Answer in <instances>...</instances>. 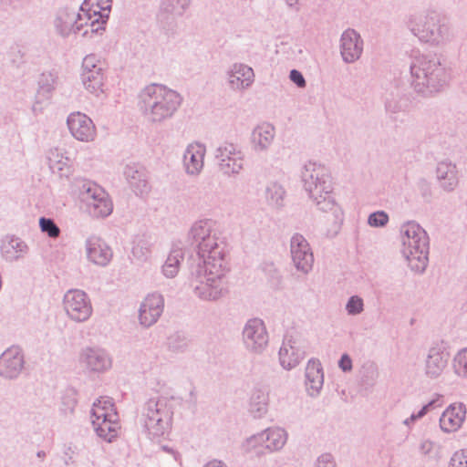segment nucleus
<instances>
[{
  "instance_id": "1",
  "label": "nucleus",
  "mask_w": 467,
  "mask_h": 467,
  "mask_svg": "<svg viewBox=\"0 0 467 467\" xmlns=\"http://www.w3.org/2000/svg\"><path fill=\"white\" fill-rule=\"evenodd\" d=\"M225 257L200 260L191 269L189 283L193 294L203 301H217L228 293Z\"/></svg>"
},
{
  "instance_id": "2",
  "label": "nucleus",
  "mask_w": 467,
  "mask_h": 467,
  "mask_svg": "<svg viewBox=\"0 0 467 467\" xmlns=\"http://www.w3.org/2000/svg\"><path fill=\"white\" fill-rule=\"evenodd\" d=\"M182 95L159 83L145 86L138 95V108L144 119L152 125L173 118L182 103Z\"/></svg>"
},
{
  "instance_id": "3",
  "label": "nucleus",
  "mask_w": 467,
  "mask_h": 467,
  "mask_svg": "<svg viewBox=\"0 0 467 467\" xmlns=\"http://www.w3.org/2000/svg\"><path fill=\"white\" fill-rule=\"evenodd\" d=\"M410 86L422 97H432L444 90L451 80L450 69L436 55L415 57L410 66Z\"/></svg>"
},
{
  "instance_id": "4",
  "label": "nucleus",
  "mask_w": 467,
  "mask_h": 467,
  "mask_svg": "<svg viewBox=\"0 0 467 467\" xmlns=\"http://www.w3.org/2000/svg\"><path fill=\"white\" fill-rule=\"evenodd\" d=\"M303 188L316 207L325 213L337 208L328 169L314 161L306 162L301 171Z\"/></svg>"
},
{
  "instance_id": "5",
  "label": "nucleus",
  "mask_w": 467,
  "mask_h": 467,
  "mask_svg": "<svg viewBox=\"0 0 467 467\" xmlns=\"http://www.w3.org/2000/svg\"><path fill=\"white\" fill-rule=\"evenodd\" d=\"M400 253L410 269L416 274L425 272L429 263L430 240L427 232L416 222L400 226Z\"/></svg>"
},
{
  "instance_id": "6",
  "label": "nucleus",
  "mask_w": 467,
  "mask_h": 467,
  "mask_svg": "<svg viewBox=\"0 0 467 467\" xmlns=\"http://www.w3.org/2000/svg\"><path fill=\"white\" fill-rule=\"evenodd\" d=\"M406 26L420 42L433 47L444 46L452 38L449 22L434 10L410 15Z\"/></svg>"
},
{
  "instance_id": "7",
  "label": "nucleus",
  "mask_w": 467,
  "mask_h": 467,
  "mask_svg": "<svg viewBox=\"0 0 467 467\" xmlns=\"http://www.w3.org/2000/svg\"><path fill=\"white\" fill-rule=\"evenodd\" d=\"M172 397L154 396L141 407L140 422L150 439L161 438L170 431L174 413Z\"/></svg>"
},
{
  "instance_id": "8",
  "label": "nucleus",
  "mask_w": 467,
  "mask_h": 467,
  "mask_svg": "<svg viewBox=\"0 0 467 467\" xmlns=\"http://www.w3.org/2000/svg\"><path fill=\"white\" fill-rule=\"evenodd\" d=\"M188 239L197 247L200 260L225 257V244L208 220L194 223L188 233Z\"/></svg>"
},
{
  "instance_id": "9",
  "label": "nucleus",
  "mask_w": 467,
  "mask_h": 467,
  "mask_svg": "<svg viewBox=\"0 0 467 467\" xmlns=\"http://www.w3.org/2000/svg\"><path fill=\"white\" fill-rule=\"evenodd\" d=\"M78 197L87 213L95 218L108 217L113 210L109 194L97 183L85 180L76 181Z\"/></svg>"
},
{
  "instance_id": "10",
  "label": "nucleus",
  "mask_w": 467,
  "mask_h": 467,
  "mask_svg": "<svg viewBox=\"0 0 467 467\" xmlns=\"http://www.w3.org/2000/svg\"><path fill=\"white\" fill-rule=\"evenodd\" d=\"M288 440L287 431L279 426L268 427L265 430L248 437L243 448L245 452H254L261 456L265 453L280 451Z\"/></svg>"
},
{
  "instance_id": "11",
  "label": "nucleus",
  "mask_w": 467,
  "mask_h": 467,
  "mask_svg": "<svg viewBox=\"0 0 467 467\" xmlns=\"http://www.w3.org/2000/svg\"><path fill=\"white\" fill-rule=\"evenodd\" d=\"M219 171L226 177H237L244 169V152L232 141H223L214 150Z\"/></svg>"
},
{
  "instance_id": "12",
  "label": "nucleus",
  "mask_w": 467,
  "mask_h": 467,
  "mask_svg": "<svg viewBox=\"0 0 467 467\" xmlns=\"http://www.w3.org/2000/svg\"><path fill=\"white\" fill-rule=\"evenodd\" d=\"M79 78L84 89L90 95L99 98L104 93V63L94 55H87L81 64Z\"/></svg>"
},
{
  "instance_id": "13",
  "label": "nucleus",
  "mask_w": 467,
  "mask_h": 467,
  "mask_svg": "<svg viewBox=\"0 0 467 467\" xmlns=\"http://www.w3.org/2000/svg\"><path fill=\"white\" fill-rule=\"evenodd\" d=\"M90 17L87 13L75 8L65 7L57 11L54 19L56 32L62 37H67L71 34H77L84 29L82 36L90 32Z\"/></svg>"
},
{
  "instance_id": "14",
  "label": "nucleus",
  "mask_w": 467,
  "mask_h": 467,
  "mask_svg": "<svg viewBox=\"0 0 467 467\" xmlns=\"http://www.w3.org/2000/svg\"><path fill=\"white\" fill-rule=\"evenodd\" d=\"M62 305L67 317L76 323L88 321L93 313L88 295L80 289L67 290L63 296Z\"/></svg>"
},
{
  "instance_id": "15",
  "label": "nucleus",
  "mask_w": 467,
  "mask_h": 467,
  "mask_svg": "<svg viewBox=\"0 0 467 467\" xmlns=\"http://www.w3.org/2000/svg\"><path fill=\"white\" fill-rule=\"evenodd\" d=\"M242 341L249 353L261 355L269 344V334L264 320L259 317L248 319L243 327Z\"/></svg>"
},
{
  "instance_id": "16",
  "label": "nucleus",
  "mask_w": 467,
  "mask_h": 467,
  "mask_svg": "<svg viewBox=\"0 0 467 467\" xmlns=\"http://www.w3.org/2000/svg\"><path fill=\"white\" fill-rule=\"evenodd\" d=\"M291 264L303 275H307L313 270L315 257L312 247L306 238L299 233H295L289 241Z\"/></svg>"
},
{
  "instance_id": "17",
  "label": "nucleus",
  "mask_w": 467,
  "mask_h": 467,
  "mask_svg": "<svg viewBox=\"0 0 467 467\" xmlns=\"http://www.w3.org/2000/svg\"><path fill=\"white\" fill-rule=\"evenodd\" d=\"M450 353L443 341L434 342L427 350L422 371L429 379H439L448 367Z\"/></svg>"
},
{
  "instance_id": "18",
  "label": "nucleus",
  "mask_w": 467,
  "mask_h": 467,
  "mask_svg": "<svg viewBox=\"0 0 467 467\" xmlns=\"http://www.w3.org/2000/svg\"><path fill=\"white\" fill-rule=\"evenodd\" d=\"M78 362L89 373H104L112 367L110 355L99 347L83 348L78 355Z\"/></svg>"
},
{
  "instance_id": "19",
  "label": "nucleus",
  "mask_w": 467,
  "mask_h": 467,
  "mask_svg": "<svg viewBox=\"0 0 467 467\" xmlns=\"http://www.w3.org/2000/svg\"><path fill=\"white\" fill-rule=\"evenodd\" d=\"M25 354L16 345L6 348L0 355V377L5 380L17 379L25 369Z\"/></svg>"
},
{
  "instance_id": "20",
  "label": "nucleus",
  "mask_w": 467,
  "mask_h": 467,
  "mask_svg": "<svg viewBox=\"0 0 467 467\" xmlns=\"http://www.w3.org/2000/svg\"><path fill=\"white\" fill-rule=\"evenodd\" d=\"M112 0H84L80 5V11L87 13L89 20L91 33L101 34L111 10Z\"/></svg>"
},
{
  "instance_id": "21",
  "label": "nucleus",
  "mask_w": 467,
  "mask_h": 467,
  "mask_svg": "<svg viewBox=\"0 0 467 467\" xmlns=\"http://www.w3.org/2000/svg\"><path fill=\"white\" fill-rule=\"evenodd\" d=\"M364 40L360 34L354 28L344 30L339 38V53L343 62L353 64L362 56Z\"/></svg>"
},
{
  "instance_id": "22",
  "label": "nucleus",
  "mask_w": 467,
  "mask_h": 467,
  "mask_svg": "<svg viewBox=\"0 0 467 467\" xmlns=\"http://www.w3.org/2000/svg\"><path fill=\"white\" fill-rule=\"evenodd\" d=\"M67 125L70 134L82 142L93 141L97 135L93 120L80 111L72 112L67 116Z\"/></svg>"
},
{
  "instance_id": "23",
  "label": "nucleus",
  "mask_w": 467,
  "mask_h": 467,
  "mask_svg": "<svg viewBox=\"0 0 467 467\" xmlns=\"http://www.w3.org/2000/svg\"><path fill=\"white\" fill-rule=\"evenodd\" d=\"M227 85L230 89L236 92H243L248 89L254 82V69L240 62L229 66L225 71Z\"/></svg>"
},
{
  "instance_id": "24",
  "label": "nucleus",
  "mask_w": 467,
  "mask_h": 467,
  "mask_svg": "<svg viewBox=\"0 0 467 467\" xmlns=\"http://www.w3.org/2000/svg\"><path fill=\"white\" fill-rule=\"evenodd\" d=\"M85 250L87 259L98 266L109 265L113 257L111 247L105 240L97 235H91L86 239Z\"/></svg>"
},
{
  "instance_id": "25",
  "label": "nucleus",
  "mask_w": 467,
  "mask_h": 467,
  "mask_svg": "<svg viewBox=\"0 0 467 467\" xmlns=\"http://www.w3.org/2000/svg\"><path fill=\"white\" fill-rule=\"evenodd\" d=\"M164 308L163 296L159 293L149 294L139 309L140 324L144 327L154 325L161 316Z\"/></svg>"
},
{
  "instance_id": "26",
  "label": "nucleus",
  "mask_w": 467,
  "mask_h": 467,
  "mask_svg": "<svg viewBox=\"0 0 467 467\" xmlns=\"http://www.w3.org/2000/svg\"><path fill=\"white\" fill-rule=\"evenodd\" d=\"M206 147L199 141H193L186 147L183 152V168L190 176H198L204 167Z\"/></svg>"
},
{
  "instance_id": "27",
  "label": "nucleus",
  "mask_w": 467,
  "mask_h": 467,
  "mask_svg": "<svg viewBox=\"0 0 467 467\" xmlns=\"http://www.w3.org/2000/svg\"><path fill=\"white\" fill-rule=\"evenodd\" d=\"M324 385L323 366L318 358H310L305 369V387L307 395L317 398L320 395Z\"/></svg>"
},
{
  "instance_id": "28",
  "label": "nucleus",
  "mask_w": 467,
  "mask_h": 467,
  "mask_svg": "<svg viewBox=\"0 0 467 467\" xmlns=\"http://www.w3.org/2000/svg\"><path fill=\"white\" fill-rule=\"evenodd\" d=\"M124 177L131 191L140 197L147 196L150 192V184L145 169L138 164H128L124 168Z\"/></svg>"
},
{
  "instance_id": "29",
  "label": "nucleus",
  "mask_w": 467,
  "mask_h": 467,
  "mask_svg": "<svg viewBox=\"0 0 467 467\" xmlns=\"http://www.w3.org/2000/svg\"><path fill=\"white\" fill-rule=\"evenodd\" d=\"M435 178L440 188L446 192H452L459 186L458 168L455 163L449 160L441 161L437 163Z\"/></svg>"
},
{
  "instance_id": "30",
  "label": "nucleus",
  "mask_w": 467,
  "mask_h": 467,
  "mask_svg": "<svg viewBox=\"0 0 467 467\" xmlns=\"http://www.w3.org/2000/svg\"><path fill=\"white\" fill-rule=\"evenodd\" d=\"M305 351L292 337H285L280 347L278 358L280 366L285 370L297 367L305 358Z\"/></svg>"
},
{
  "instance_id": "31",
  "label": "nucleus",
  "mask_w": 467,
  "mask_h": 467,
  "mask_svg": "<svg viewBox=\"0 0 467 467\" xmlns=\"http://www.w3.org/2000/svg\"><path fill=\"white\" fill-rule=\"evenodd\" d=\"M466 418V407L463 403L451 404L440 417V427L443 432L458 431Z\"/></svg>"
},
{
  "instance_id": "32",
  "label": "nucleus",
  "mask_w": 467,
  "mask_h": 467,
  "mask_svg": "<svg viewBox=\"0 0 467 467\" xmlns=\"http://www.w3.org/2000/svg\"><path fill=\"white\" fill-rule=\"evenodd\" d=\"M275 137V127L268 122H263L254 127L251 132L250 142L254 152L267 151Z\"/></svg>"
},
{
  "instance_id": "33",
  "label": "nucleus",
  "mask_w": 467,
  "mask_h": 467,
  "mask_svg": "<svg viewBox=\"0 0 467 467\" xmlns=\"http://www.w3.org/2000/svg\"><path fill=\"white\" fill-rule=\"evenodd\" d=\"M47 159L51 171L60 178H68L72 173V161L60 148H51L47 152Z\"/></svg>"
},
{
  "instance_id": "34",
  "label": "nucleus",
  "mask_w": 467,
  "mask_h": 467,
  "mask_svg": "<svg viewBox=\"0 0 467 467\" xmlns=\"http://www.w3.org/2000/svg\"><path fill=\"white\" fill-rule=\"evenodd\" d=\"M28 245L25 241L16 236H5L1 243L2 257L8 262L24 258L28 253Z\"/></svg>"
},
{
  "instance_id": "35",
  "label": "nucleus",
  "mask_w": 467,
  "mask_h": 467,
  "mask_svg": "<svg viewBox=\"0 0 467 467\" xmlns=\"http://www.w3.org/2000/svg\"><path fill=\"white\" fill-rule=\"evenodd\" d=\"M269 392L265 388H254L252 390L248 411L254 419L263 418L268 411Z\"/></svg>"
},
{
  "instance_id": "36",
  "label": "nucleus",
  "mask_w": 467,
  "mask_h": 467,
  "mask_svg": "<svg viewBox=\"0 0 467 467\" xmlns=\"http://www.w3.org/2000/svg\"><path fill=\"white\" fill-rule=\"evenodd\" d=\"M119 419L113 399L109 397H100L98 399L91 409V420Z\"/></svg>"
},
{
  "instance_id": "37",
  "label": "nucleus",
  "mask_w": 467,
  "mask_h": 467,
  "mask_svg": "<svg viewBox=\"0 0 467 467\" xmlns=\"http://www.w3.org/2000/svg\"><path fill=\"white\" fill-rule=\"evenodd\" d=\"M97 435L107 442H111L119 435V419L91 420Z\"/></svg>"
},
{
  "instance_id": "38",
  "label": "nucleus",
  "mask_w": 467,
  "mask_h": 467,
  "mask_svg": "<svg viewBox=\"0 0 467 467\" xmlns=\"http://www.w3.org/2000/svg\"><path fill=\"white\" fill-rule=\"evenodd\" d=\"M184 259L182 248L173 245L171 249L164 264L161 266V273L167 278L175 277L180 270L182 262Z\"/></svg>"
},
{
  "instance_id": "39",
  "label": "nucleus",
  "mask_w": 467,
  "mask_h": 467,
  "mask_svg": "<svg viewBox=\"0 0 467 467\" xmlns=\"http://www.w3.org/2000/svg\"><path fill=\"white\" fill-rule=\"evenodd\" d=\"M58 83V77L56 73H42L38 81V95L48 99L51 98Z\"/></svg>"
},
{
  "instance_id": "40",
  "label": "nucleus",
  "mask_w": 467,
  "mask_h": 467,
  "mask_svg": "<svg viewBox=\"0 0 467 467\" xmlns=\"http://www.w3.org/2000/svg\"><path fill=\"white\" fill-rule=\"evenodd\" d=\"M285 191L284 187L276 182H272L265 188V199L269 205L280 208L284 205Z\"/></svg>"
},
{
  "instance_id": "41",
  "label": "nucleus",
  "mask_w": 467,
  "mask_h": 467,
  "mask_svg": "<svg viewBox=\"0 0 467 467\" xmlns=\"http://www.w3.org/2000/svg\"><path fill=\"white\" fill-rule=\"evenodd\" d=\"M385 109L386 112L391 117L398 113L404 112L407 109V99L399 94H389V96L386 99L385 101Z\"/></svg>"
},
{
  "instance_id": "42",
  "label": "nucleus",
  "mask_w": 467,
  "mask_h": 467,
  "mask_svg": "<svg viewBox=\"0 0 467 467\" xmlns=\"http://www.w3.org/2000/svg\"><path fill=\"white\" fill-rule=\"evenodd\" d=\"M191 0H161L163 12L175 16H182L190 6Z\"/></svg>"
},
{
  "instance_id": "43",
  "label": "nucleus",
  "mask_w": 467,
  "mask_h": 467,
  "mask_svg": "<svg viewBox=\"0 0 467 467\" xmlns=\"http://www.w3.org/2000/svg\"><path fill=\"white\" fill-rule=\"evenodd\" d=\"M167 345L170 351L173 353H183L188 349L190 340L183 333L175 332L168 337Z\"/></svg>"
},
{
  "instance_id": "44",
  "label": "nucleus",
  "mask_w": 467,
  "mask_h": 467,
  "mask_svg": "<svg viewBox=\"0 0 467 467\" xmlns=\"http://www.w3.org/2000/svg\"><path fill=\"white\" fill-rule=\"evenodd\" d=\"M452 368L457 376L467 379V348L460 349L455 354Z\"/></svg>"
},
{
  "instance_id": "45",
  "label": "nucleus",
  "mask_w": 467,
  "mask_h": 467,
  "mask_svg": "<svg viewBox=\"0 0 467 467\" xmlns=\"http://www.w3.org/2000/svg\"><path fill=\"white\" fill-rule=\"evenodd\" d=\"M77 403L78 400L76 391L74 389H67L62 397L60 410L66 415L72 414L75 410Z\"/></svg>"
},
{
  "instance_id": "46",
  "label": "nucleus",
  "mask_w": 467,
  "mask_h": 467,
  "mask_svg": "<svg viewBox=\"0 0 467 467\" xmlns=\"http://www.w3.org/2000/svg\"><path fill=\"white\" fill-rule=\"evenodd\" d=\"M378 378L379 371L376 366L371 364L363 367L360 379L362 386L365 388L373 387L376 384Z\"/></svg>"
},
{
  "instance_id": "47",
  "label": "nucleus",
  "mask_w": 467,
  "mask_h": 467,
  "mask_svg": "<svg viewBox=\"0 0 467 467\" xmlns=\"http://www.w3.org/2000/svg\"><path fill=\"white\" fill-rule=\"evenodd\" d=\"M365 308L364 300L357 295L351 296L345 306L346 312L348 316H358Z\"/></svg>"
},
{
  "instance_id": "48",
  "label": "nucleus",
  "mask_w": 467,
  "mask_h": 467,
  "mask_svg": "<svg viewBox=\"0 0 467 467\" xmlns=\"http://www.w3.org/2000/svg\"><path fill=\"white\" fill-rule=\"evenodd\" d=\"M39 227L43 233H46L51 238L59 236L60 229L50 218L41 217L39 219Z\"/></svg>"
},
{
  "instance_id": "49",
  "label": "nucleus",
  "mask_w": 467,
  "mask_h": 467,
  "mask_svg": "<svg viewBox=\"0 0 467 467\" xmlns=\"http://www.w3.org/2000/svg\"><path fill=\"white\" fill-rule=\"evenodd\" d=\"M389 221V214L385 211H377L368 217V224L371 227H384Z\"/></svg>"
},
{
  "instance_id": "50",
  "label": "nucleus",
  "mask_w": 467,
  "mask_h": 467,
  "mask_svg": "<svg viewBox=\"0 0 467 467\" xmlns=\"http://www.w3.org/2000/svg\"><path fill=\"white\" fill-rule=\"evenodd\" d=\"M161 460L172 461L181 463V454L173 448L168 445H161L157 451Z\"/></svg>"
},
{
  "instance_id": "51",
  "label": "nucleus",
  "mask_w": 467,
  "mask_h": 467,
  "mask_svg": "<svg viewBox=\"0 0 467 467\" xmlns=\"http://www.w3.org/2000/svg\"><path fill=\"white\" fill-rule=\"evenodd\" d=\"M448 467H467V450L455 451L451 457Z\"/></svg>"
},
{
  "instance_id": "52",
  "label": "nucleus",
  "mask_w": 467,
  "mask_h": 467,
  "mask_svg": "<svg viewBox=\"0 0 467 467\" xmlns=\"http://www.w3.org/2000/svg\"><path fill=\"white\" fill-rule=\"evenodd\" d=\"M132 254L140 260H146L150 254V249L145 244L138 243L132 248Z\"/></svg>"
},
{
  "instance_id": "53",
  "label": "nucleus",
  "mask_w": 467,
  "mask_h": 467,
  "mask_svg": "<svg viewBox=\"0 0 467 467\" xmlns=\"http://www.w3.org/2000/svg\"><path fill=\"white\" fill-rule=\"evenodd\" d=\"M433 404V401L424 405L417 413H412L410 417L403 420V424L410 427L417 420L422 418L428 412L429 408Z\"/></svg>"
},
{
  "instance_id": "54",
  "label": "nucleus",
  "mask_w": 467,
  "mask_h": 467,
  "mask_svg": "<svg viewBox=\"0 0 467 467\" xmlns=\"http://www.w3.org/2000/svg\"><path fill=\"white\" fill-rule=\"evenodd\" d=\"M315 467H336V463L331 454L324 453L317 458Z\"/></svg>"
},
{
  "instance_id": "55",
  "label": "nucleus",
  "mask_w": 467,
  "mask_h": 467,
  "mask_svg": "<svg viewBox=\"0 0 467 467\" xmlns=\"http://www.w3.org/2000/svg\"><path fill=\"white\" fill-rule=\"evenodd\" d=\"M289 78L298 88H305L306 85L303 74L296 69H292L290 71Z\"/></svg>"
},
{
  "instance_id": "56",
  "label": "nucleus",
  "mask_w": 467,
  "mask_h": 467,
  "mask_svg": "<svg viewBox=\"0 0 467 467\" xmlns=\"http://www.w3.org/2000/svg\"><path fill=\"white\" fill-rule=\"evenodd\" d=\"M338 367L344 371L348 372L352 369V360L348 354H343L338 361Z\"/></svg>"
},
{
  "instance_id": "57",
  "label": "nucleus",
  "mask_w": 467,
  "mask_h": 467,
  "mask_svg": "<svg viewBox=\"0 0 467 467\" xmlns=\"http://www.w3.org/2000/svg\"><path fill=\"white\" fill-rule=\"evenodd\" d=\"M434 448V442L431 440H423L419 445V451L423 455L430 454Z\"/></svg>"
},
{
  "instance_id": "58",
  "label": "nucleus",
  "mask_w": 467,
  "mask_h": 467,
  "mask_svg": "<svg viewBox=\"0 0 467 467\" xmlns=\"http://www.w3.org/2000/svg\"><path fill=\"white\" fill-rule=\"evenodd\" d=\"M202 467H228L225 462L220 460H213L208 462Z\"/></svg>"
},
{
  "instance_id": "59",
  "label": "nucleus",
  "mask_w": 467,
  "mask_h": 467,
  "mask_svg": "<svg viewBox=\"0 0 467 467\" xmlns=\"http://www.w3.org/2000/svg\"><path fill=\"white\" fill-rule=\"evenodd\" d=\"M284 1L289 8L294 9L296 11L299 10V1L300 0H284Z\"/></svg>"
},
{
  "instance_id": "60",
  "label": "nucleus",
  "mask_w": 467,
  "mask_h": 467,
  "mask_svg": "<svg viewBox=\"0 0 467 467\" xmlns=\"http://www.w3.org/2000/svg\"><path fill=\"white\" fill-rule=\"evenodd\" d=\"M36 457L43 460L46 457V452L44 451H38L36 452Z\"/></svg>"
}]
</instances>
